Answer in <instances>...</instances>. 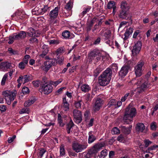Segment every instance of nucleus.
Instances as JSON below:
<instances>
[{"label": "nucleus", "mask_w": 158, "mask_h": 158, "mask_svg": "<svg viewBox=\"0 0 158 158\" xmlns=\"http://www.w3.org/2000/svg\"><path fill=\"white\" fill-rule=\"evenodd\" d=\"M112 133L113 134H117L120 133V130L116 127H114L112 130Z\"/></svg>", "instance_id": "obj_43"}, {"label": "nucleus", "mask_w": 158, "mask_h": 158, "mask_svg": "<svg viewBox=\"0 0 158 158\" xmlns=\"http://www.w3.org/2000/svg\"><path fill=\"white\" fill-rule=\"evenodd\" d=\"M48 7L47 6H45L43 8H41L37 10L38 8H35L33 10L32 13L33 14L38 15L39 14H43L47 11Z\"/></svg>", "instance_id": "obj_14"}, {"label": "nucleus", "mask_w": 158, "mask_h": 158, "mask_svg": "<svg viewBox=\"0 0 158 158\" xmlns=\"http://www.w3.org/2000/svg\"><path fill=\"white\" fill-rule=\"evenodd\" d=\"M72 7V3L71 2H69L66 5L65 8L69 10H70Z\"/></svg>", "instance_id": "obj_45"}, {"label": "nucleus", "mask_w": 158, "mask_h": 158, "mask_svg": "<svg viewBox=\"0 0 158 158\" xmlns=\"http://www.w3.org/2000/svg\"><path fill=\"white\" fill-rule=\"evenodd\" d=\"M103 101L100 98H98L95 102L93 107V110L96 111L98 110L101 107Z\"/></svg>", "instance_id": "obj_15"}, {"label": "nucleus", "mask_w": 158, "mask_h": 158, "mask_svg": "<svg viewBox=\"0 0 158 158\" xmlns=\"http://www.w3.org/2000/svg\"><path fill=\"white\" fill-rule=\"evenodd\" d=\"M45 152V150L42 148H41L40 150V151L39 152V155L40 156V157H41L43 154Z\"/></svg>", "instance_id": "obj_54"}, {"label": "nucleus", "mask_w": 158, "mask_h": 158, "mask_svg": "<svg viewBox=\"0 0 158 158\" xmlns=\"http://www.w3.org/2000/svg\"><path fill=\"white\" fill-rule=\"evenodd\" d=\"M129 93H127L124 96V97L122 98L121 99V101L122 102H124L125 100L127 99L128 97V96L129 95Z\"/></svg>", "instance_id": "obj_59"}, {"label": "nucleus", "mask_w": 158, "mask_h": 158, "mask_svg": "<svg viewBox=\"0 0 158 158\" xmlns=\"http://www.w3.org/2000/svg\"><path fill=\"white\" fill-rule=\"evenodd\" d=\"M73 125V122L71 120L69 123L67 125V132L68 133H70V129Z\"/></svg>", "instance_id": "obj_39"}, {"label": "nucleus", "mask_w": 158, "mask_h": 158, "mask_svg": "<svg viewBox=\"0 0 158 158\" xmlns=\"http://www.w3.org/2000/svg\"><path fill=\"white\" fill-rule=\"evenodd\" d=\"M81 100H80L76 102L75 103V107L77 108H78L80 107L81 105Z\"/></svg>", "instance_id": "obj_49"}, {"label": "nucleus", "mask_w": 158, "mask_h": 158, "mask_svg": "<svg viewBox=\"0 0 158 158\" xmlns=\"http://www.w3.org/2000/svg\"><path fill=\"white\" fill-rule=\"evenodd\" d=\"M143 79L140 78L138 80L134 79L131 81V83L134 85V88H136V86H139V87H137L135 90L140 93L143 92L149 86V84H148V82H145L143 83Z\"/></svg>", "instance_id": "obj_2"}, {"label": "nucleus", "mask_w": 158, "mask_h": 158, "mask_svg": "<svg viewBox=\"0 0 158 158\" xmlns=\"http://www.w3.org/2000/svg\"><path fill=\"white\" fill-rule=\"evenodd\" d=\"M58 123L59 124V126L60 127H63L64 125V121L62 119H61V117L60 114L58 115Z\"/></svg>", "instance_id": "obj_35"}, {"label": "nucleus", "mask_w": 158, "mask_h": 158, "mask_svg": "<svg viewBox=\"0 0 158 158\" xmlns=\"http://www.w3.org/2000/svg\"><path fill=\"white\" fill-rule=\"evenodd\" d=\"M121 131L126 134H129L130 132L131 129L130 128H126L122 126L121 128Z\"/></svg>", "instance_id": "obj_33"}, {"label": "nucleus", "mask_w": 158, "mask_h": 158, "mask_svg": "<svg viewBox=\"0 0 158 158\" xmlns=\"http://www.w3.org/2000/svg\"><path fill=\"white\" fill-rule=\"evenodd\" d=\"M40 83V82L39 81H33V85L35 87H38Z\"/></svg>", "instance_id": "obj_63"}, {"label": "nucleus", "mask_w": 158, "mask_h": 158, "mask_svg": "<svg viewBox=\"0 0 158 158\" xmlns=\"http://www.w3.org/2000/svg\"><path fill=\"white\" fill-rule=\"evenodd\" d=\"M111 72L109 69L105 71L99 78V82L101 86H105L109 82L111 78Z\"/></svg>", "instance_id": "obj_3"}, {"label": "nucleus", "mask_w": 158, "mask_h": 158, "mask_svg": "<svg viewBox=\"0 0 158 158\" xmlns=\"http://www.w3.org/2000/svg\"><path fill=\"white\" fill-rule=\"evenodd\" d=\"M81 90L85 92H88L90 89V88L89 86L86 84L83 85L81 86Z\"/></svg>", "instance_id": "obj_27"}, {"label": "nucleus", "mask_w": 158, "mask_h": 158, "mask_svg": "<svg viewBox=\"0 0 158 158\" xmlns=\"http://www.w3.org/2000/svg\"><path fill=\"white\" fill-rule=\"evenodd\" d=\"M23 78L22 76H20L19 77V79L17 80V81L18 83V87H19L20 86L21 84L22 83V80Z\"/></svg>", "instance_id": "obj_50"}, {"label": "nucleus", "mask_w": 158, "mask_h": 158, "mask_svg": "<svg viewBox=\"0 0 158 158\" xmlns=\"http://www.w3.org/2000/svg\"><path fill=\"white\" fill-rule=\"evenodd\" d=\"M56 64L55 59H50L48 61L45 62L44 64L45 69H43L48 71L52 65H54Z\"/></svg>", "instance_id": "obj_11"}, {"label": "nucleus", "mask_w": 158, "mask_h": 158, "mask_svg": "<svg viewBox=\"0 0 158 158\" xmlns=\"http://www.w3.org/2000/svg\"><path fill=\"white\" fill-rule=\"evenodd\" d=\"M90 9L91 7L90 6H88L86 8H85L82 13L81 14V15L83 16L85 15L89 12Z\"/></svg>", "instance_id": "obj_41"}, {"label": "nucleus", "mask_w": 158, "mask_h": 158, "mask_svg": "<svg viewBox=\"0 0 158 158\" xmlns=\"http://www.w3.org/2000/svg\"><path fill=\"white\" fill-rule=\"evenodd\" d=\"M52 86L50 84L46 83L42 85V91L44 94H48L52 92Z\"/></svg>", "instance_id": "obj_7"}, {"label": "nucleus", "mask_w": 158, "mask_h": 158, "mask_svg": "<svg viewBox=\"0 0 158 158\" xmlns=\"http://www.w3.org/2000/svg\"><path fill=\"white\" fill-rule=\"evenodd\" d=\"M16 91L7 92L4 91L3 93V95L6 100L7 104L10 105L12 101L14 99V98L16 96Z\"/></svg>", "instance_id": "obj_4"}, {"label": "nucleus", "mask_w": 158, "mask_h": 158, "mask_svg": "<svg viewBox=\"0 0 158 158\" xmlns=\"http://www.w3.org/2000/svg\"><path fill=\"white\" fill-rule=\"evenodd\" d=\"M127 7H129V6H128L127 4L125 2H123L121 3V10H125V8Z\"/></svg>", "instance_id": "obj_44"}, {"label": "nucleus", "mask_w": 158, "mask_h": 158, "mask_svg": "<svg viewBox=\"0 0 158 158\" xmlns=\"http://www.w3.org/2000/svg\"><path fill=\"white\" fill-rule=\"evenodd\" d=\"M69 104L66 101V98H63V103L61 105V108L65 111H67L69 110Z\"/></svg>", "instance_id": "obj_20"}, {"label": "nucleus", "mask_w": 158, "mask_h": 158, "mask_svg": "<svg viewBox=\"0 0 158 158\" xmlns=\"http://www.w3.org/2000/svg\"><path fill=\"white\" fill-rule=\"evenodd\" d=\"M115 2L113 1H111L108 3L107 6L109 9L113 8V11L114 12H115V9L116 6H115Z\"/></svg>", "instance_id": "obj_28"}, {"label": "nucleus", "mask_w": 158, "mask_h": 158, "mask_svg": "<svg viewBox=\"0 0 158 158\" xmlns=\"http://www.w3.org/2000/svg\"><path fill=\"white\" fill-rule=\"evenodd\" d=\"M107 152L106 150H104L102 151L100 156V157L101 158H104V157L107 155Z\"/></svg>", "instance_id": "obj_46"}, {"label": "nucleus", "mask_w": 158, "mask_h": 158, "mask_svg": "<svg viewBox=\"0 0 158 158\" xmlns=\"http://www.w3.org/2000/svg\"><path fill=\"white\" fill-rule=\"evenodd\" d=\"M22 93L23 94H27L29 92V90L28 88L27 87H24L22 90Z\"/></svg>", "instance_id": "obj_47"}, {"label": "nucleus", "mask_w": 158, "mask_h": 158, "mask_svg": "<svg viewBox=\"0 0 158 158\" xmlns=\"http://www.w3.org/2000/svg\"><path fill=\"white\" fill-rule=\"evenodd\" d=\"M136 114V110L135 108L130 106L126 109L125 115L123 117L124 123L126 124L131 123L133 120V118L135 117Z\"/></svg>", "instance_id": "obj_1"}, {"label": "nucleus", "mask_w": 158, "mask_h": 158, "mask_svg": "<svg viewBox=\"0 0 158 158\" xmlns=\"http://www.w3.org/2000/svg\"><path fill=\"white\" fill-rule=\"evenodd\" d=\"M104 145L105 143H102L96 144L95 147H97L98 149L99 150L100 148L104 147Z\"/></svg>", "instance_id": "obj_55"}, {"label": "nucleus", "mask_w": 158, "mask_h": 158, "mask_svg": "<svg viewBox=\"0 0 158 158\" xmlns=\"http://www.w3.org/2000/svg\"><path fill=\"white\" fill-rule=\"evenodd\" d=\"M129 7H126L125 10H121L119 15L120 18L125 19H130V15L127 12V11L129 10Z\"/></svg>", "instance_id": "obj_13"}, {"label": "nucleus", "mask_w": 158, "mask_h": 158, "mask_svg": "<svg viewBox=\"0 0 158 158\" xmlns=\"http://www.w3.org/2000/svg\"><path fill=\"white\" fill-rule=\"evenodd\" d=\"M7 77V74H5L3 77L1 82V85H5Z\"/></svg>", "instance_id": "obj_53"}, {"label": "nucleus", "mask_w": 158, "mask_h": 158, "mask_svg": "<svg viewBox=\"0 0 158 158\" xmlns=\"http://www.w3.org/2000/svg\"><path fill=\"white\" fill-rule=\"evenodd\" d=\"M99 150L97 147H95V145L94 147L91 149L89 151L92 154L97 153Z\"/></svg>", "instance_id": "obj_38"}, {"label": "nucleus", "mask_w": 158, "mask_h": 158, "mask_svg": "<svg viewBox=\"0 0 158 158\" xmlns=\"http://www.w3.org/2000/svg\"><path fill=\"white\" fill-rule=\"evenodd\" d=\"M65 150L64 148V145L63 144H61L60 147V154L61 156L65 154Z\"/></svg>", "instance_id": "obj_40"}, {"label": "nucleus", "mask_w": 158, "mask_h": 158, "mask_svg": "<svg viewBox=\"0 0 158 158\" xmlns=\"http://www.w3.org/2000/svg\"><path fill=\"white\" fill-rule=\"evenodd\" d=\"M144 62L143 61L139 62L137 65L135 67V73L136 76H140L142 74L144 69Z\"/></svg>", "instance_id": "obj_5"}, {"label": "nucleus", "mask_w": 158, "mask_h": 158, "mask_svg": "<svg viewBox=\"0 0 158 158\" xmlns=\"http://www.w3.org/2000/svg\"><path fill=\"white\" fill-rule=\"evenodd\" d=\"M16 136L15 135H13V137L11 138H9L8 140V142L9 143H11L13 140L15 139L16 138Z\"/></svg>", "instance_id": "obj_62"}, {"label": "nucleus", "mask_w": 158, "mask_h": 158, "mask_svg": "<svg viewBox=\"0 0 158 158\" xmlns=\"http://www.w3.org/2000/svg\"><path fill=\"white\" fill-rule=\"evenodd\" d=\"M135 129L138 131L142 132L145 129V126L143 123H139L136 124Z\"/></svg>", "instance_id": "obj_23"}, {"label": "nucleus", "mask_w": 158, "mask_h": 158, "mask_svg": "<svg viewBox=\"0 0 158 158\" xmlns=\"http://www.w3.org/2000/svg\"><path fill=\"white\" fill-rule=\"evenodd\" d=\"M117 139L118 141L120 142H123L124 140V138L123 135H120L118 137Z\"/></svg>", "instance_id": "obj_52"}, {"label": "nucleus", "mask_w": 158, "mask_h": 158, "mask_svg": "<svg viewBox=\"0 0 158 158\" xmlns=\"http://www.w3.org/2000/svg\"><path fill=\"white\" fill-rule=\"evenodd\" d=\"M129 69L130 67L129 66L126 65L123 66L119 72V75L122 77L126 76Z\"/></svg>", "instance_id": "obj_17"}, {"label": "nucleus", "mask_w": 158, "mask_h": 158, "mask_svg": "<svg viewBox=\"0 0 158 158\" xmlns=\"http://www.w3.org/2000/svg\"><path fill=\"white\" fill-rule=\"evenodd\" d=\"M6 107L4 105H2L0 106V110L2 112H4L6 110Z\"/></svg>", "instance_id": "obj_60"}, {"label": "nucleus", "mask_w": 158, "mask_h": 158, "mask_svg": "<svg viewBox=\"0 0 158 158\" xmlns=\"http://www.w3.org/2000/svg\"><path fill=\"white\" fill-rule=\"evenodd\" d=\"M11 67V64L8 62H3L0 63V69L3 71H6Z\"/></svg>", "instance_id": "obj_16"}, {"label": "nucleus", "mask_w": 158, "mask_h": 158, "mask_svg": "<svg viewBox=\"0 0 158 158\" xmlns=\"http://www.w3.org/2000/svg\"><path fill=\"white\" fill-rule=\"evenodd\" d=\"M158 147V145H154L152 146H151L146 151V152H150V151L154 150L155 148H157Z\"/></svg>", "instance_id": "obj_48"}, {"label": "nucleus", "mask_w": 158, "mask_h": 158, "mask_svg": "<svg viewBox=\"0 0 158 158\" xmlns=\"http://www.w3.org/2000/svg\"><path fill=\"white\" fill-rule=\"evenodd\" d=\"M54 56H53V57L54 58V59H55V61H56V62H55L56 64L58 63L60 64H62L63 63L64 58L63 56H58L57 57V59H56V58H55Z\"/></svg>", "instance_id": "obj_25"}, {"label": "nucleus", "mask_w": 158, "mask_h": 158, "mask_svg": "<svg viewBox=\"0 0 158 158\" xmlns=\"http://www.w3.org/2000/svg\"><path fill=\"white\" fill-rule=\"evenodd\" d=\"M156 127V124L155 122H153L151 124V129L152 130H154Z\"/></svg>", "instance_id": "obj_58"}, {"label": "nucleus", "mask_w": 158, "mask_h": 158, "mask_svg": "<svg viewBox=\"0 0 158 158\" xmlns=\"http://www.w3.org/2000/svg\"><path fill=\"white\" fill-rule=\"evenodd\" d=\"M133 32V29L132 28H129L128 30H127L125 33V37L124 39L126 40L127 39L130 34H131Z\"/></svg>", "instance_id": "obj_31"}, {"label": "nucleus", "mask_w": 158, "mask_h": 158, "mask_svg": "<svg viewBox=\"0 0 158 158\" xmlns=\"http://www.w3.org/2000/svg\"><path fill=\"white\" fill-rule=\"evenodd\" d=\"M72 147L74 151L76 152H78L85 148L87 147V145L85 144H81L77 142H75L73 143Z\"/></svg>", "instance_id": "obj_6"}, {"label": "nucleus", "mask_w": 158, "mask_h": 158, "mask_svg": "<svg viewBox=\"0 0 158 158\" xmlns=\"http://www.w3.org/2000/svg\"><path fill=\"white\" fill-rule=\"evenodd\" d=\"M36 99L35 97H31L27 101H26L24 103L25 106H29L34 103Z\"/></svg>", "instance_id": "obj_19"}, {"label": "nucleus", "mask_w": 158, "mask_h": 158, "mask_svg": "<svg viewBox=\"0 0 158 158\" xmlns=\"http://www.w3.org/2000/svg\"><path fill=\"white\" fill-rule=\"evenodd\" d=\"M30 57L28 55H26L24 57L23 60L18 65L19 68L21 69H23L28 64V61Z\"/></svg>", "instance_id": "obj_8"}, {"label": "nucleus", "mask_w": 158, "mask_h": 158, "mask_svg": "<svg viewBox=\"0 0 158 158\" xmlns=\"http://www.w3.org/2000/svg\"><path fill=\"white\" fill-rule=\"evenodd\" d=\"M62 34V36L65 38H71L72 37L69 32L68 31L63 32Z\"/></svg>", "instance_id": "obj_32"}, {"label": "nucleus", "mask_w": 158, "mask_h": 158, "mask_svg": "<svg viewBox=\"0 0 158 158\" xmlns=\"http://www.w3.org/2000/svg\"><path fill=\"white\" fill-rule=\"evenodd\" d=\"M30 33H27L28 35L32 37H37L39 36L40 34L37 31H35L32 28H30Z\"/></svg>", "instance_id": "obj_22"}, {"label": "nucleus", "mask_w": 158, "mask_h": 158, "mask_svg": "<svg viewBox=\"0 0 158 158\" xmlns=\"http://www.w3.org/2000/svg\"><path fill=\"white\" fill-rule=\"evenodd\" d=\"M64 49L63 47H60L58 48L56 51L53 53V54L55 56V55H58L59 54H61L64 53Z\"/></svg>", "instance_id": "obj_26"}, {"label": "nucleus", "mask_w": 158, "mask_h": 158, "mask_svg": "<svg viewBox=\"0 0 158 158\" xmlns=\"http://www.w3.org/2000/svg\"><path fill=\"white\" fill-rule=\"evenodd\" d=\"M15 36L14 35H13V36H10L9 37V41L8 42V43L9 44H11L13 43L14 42V40L15 39Z\"/></svg>", "instance_id": "obj_51"}, {"label": "nucleus", "mask_w": 158, "mask_h": 158, "mask_svg": "<svg viewBox=\"0 0 158 158\" xmlns=\"http://www.w3.org/2000/svg\"><path fill=\"white\" fill-rule=\"evenodd\" d=\"M49 42L50 44L57 45L59 43L60 41L58 40H50Z\"/></svg>", "instance_id": "obj_42"}, {"label": "nucleus", "mask_w": 158, "mask_h": 158, "mask_svg": "<svg viewBox=\"0 0 158 158\" xmlns=\"http://www.w3.org/2000/svg\"><path fill=\"white\" fill-rule=\"evenodd\" d=\"M116 101L115 100L111 99L110 100V101H109L108 104V106L109 107L111 106H113V107L116 108Z\"/></svg>", "instance_id": "obj_34"}, {"label": "nucleus", "mask_w": 158, "mask_h": 158, "mask_svg": "<svg viewBox=\"0 0 158 158\" xmlns=\"http://www.w3.org/2000/svg\"><path fill=\"white\" fill-rule=\"evenodd\" d=\"M8 51L10 53H12L13 54H15L17 53V52L16 51L14 50L13 49L11 48H9L8 49Z\"/></svg>", "instance_id": "obj_61"}, {"label": "nucleus", "mask_w": 158, "mask_h": 158, "mask_svg": "<svg viewBox=\"0 0 158 158\" xmlns=\"http://www.w3.org/2000/svg\"><path fill=\"white\" fill-rule=\"evenodd\" d=\"M101 55L97 52V54L95 56V58H94V63H96L100 60Z\"/></svg>", "instance_id": "obj_36"}, {"label": "nucleus", "mask_w": 158, "mask_h": 158, "mask_svg": "<svg viewBox=\"0 0 158 158\" xmlns=\"http://www.w3.org/2000/svg\"><path fill=\"white\" fill-rule=\"evenodd\" d=\"M144 143L145 144V146L146 147H147L152 142L148 140H144Z\"/></svg>", "instance_id": "obj_64"}, {"label": "nucleus", "mask_w": 158, "mask_h": 158, "mask_svg": "<svg viewBox=\"0 0 158 158\" xmlns=\"http://www.w3.org/2000/svg\"><path fill=\"white\" fill-rule=\"evenodd\" d=\"M96 139V138L94 135L92 134L91 133H89V136L88 139V143H91L94 142Z\"/></svg>", "instance_id": "obj_30"}, {"label": "nucleus", "mask_w": 158, "mask_h": 158, "mask_svg": "<svg viewBox=\"0 0 158 158\" xmlns=\"http://www.w3.org/2000/svg\"><path fill=\"white\" fill-rule=\"evenodd\" d=\"M42 48L44 50H42L43 53L40 54V56L42 57H44L47 54L48 51L47 48V46L46 45L43 46Z\"/></svg>", "instance_id": "obj_29"}, {"label": "nucleus", "mask_w": 158, "mask_h": 158, "mask_svg": "<svg viewBox=\"0 0 158 158\" xmlns=\"http://www.w3.org/2000/svg\"><path fill=\"white\" fill-rule=\"evenodd\" d=\"M28 110L27 108H24L22 109H21L19 111L20 114H22L24 113H26L27 112Z\"/></svg>", "instance_id": "obj_56"}, {"label": "nucleus", "mask_w": 158, "mask_h": 158, "mask_svg": "<svg viewBox=\"0 0 158 158\" xmlns=\"http://www.w3.org/2000/svg\"><path fill=\"white\" fill-rule=\"evenodd\" d=\"M59 9V8L57 7L55 9L52 10L50 14V17L51 18H55L58 15V11Z\"/></svg>", "instance_id": "obj_21"}, {"label": "nucleus", "mask_w": 158, "mask_h": 158, "mask_svg": "<svg viewBox=\"0 0 158 158\" xmlns=\"http://www.w3.org/2000/svg\"><path fill=\"white\" fill-rule=\"evenodd\" d=\"M84 116L85 121H88L90 116V112L88 111H86L84 114Z\"/></svg>", "instance_id": "obj_37"}, {"label": "nucleus", "mask_w": 158, "mask_h": 158, "mask_svg": "<svg viewBox=\"0 0 158 158\" xmlns=\"http://www.w3.org/2000/svg\"><path fill=\"white\" fill-rule=\"evenodd\" d=\"M14 35L15 39V40L22 39L26 37V33L25 31H21L17 34H14Z\"/></svg>", "instance_id": "obj_18"}, {"label": "nucleus", "mask_w": 158, "mask_h": 158, "mask_svg": "<svg viewBox=\"0 0 158 158\" xmlns=\"http://www.w3.org/2000/svg\"><path fill=\"white\" fill-rule=\"evenodd\" d=\"M95 6L93 8V10L95 11L96 10L100 12L103 11V3L101 0H97L95 3Z\"/></svg>", "instance_id": "obj_12"}, {"label": "nucleus", "mask_w": 158, "mask_h": 158, "mask_svg": "<svg viewBox=\"0 0 158 158\" xmlns=\"http://www.w3.org/2000/svg\"><path fill=\"white\" fill-rule=\"evenodd\" d=\"M141 43L140 41L137 42L133 47L132 50V54L133 56H135L138 54L141 49Z\"/></svg>", "instance_id": "obj_10"}, {"label": "nucleus", "mask_w": 158, "mask_h": 158, "mask_svg": "<svg viewBox=\"0 0 158 158\" xmlns=\"http://www.w3.org/2000/svg\"><path fill=\"white\" fill-rule=\"evenodd\" d=\"M105 23L106 25H109L111 26L113 23V21L112 20L109 19L108 21H106Z\"/></svg>", "instance_id": "obj_57"}, {"label": "nucleus", "mask_w": 158, "mask_h": 158, "mask_svg": "<svg viewBox=\"0 0 158 158\" xmlns=\"http://www.w3.org/2000/svg\"><path fill=\"white\" fill-rule=\"evenodd\" d=\"M73 114L75 121L77 123H80L82 120L81 111L77 109H75L73 110Z\"/></svg>", "instance_id": "obj_9"}, {"label": "nucleus", "mask_w": 158, "mask_h": 158, "mask_svg": "<svg viewBox=\"0 0 158 158\" xmlns=\"http://www.w3.org/2000/svg\"><path fill=\"white\" fill-rule=\"evenodd\" d=\"M96 54H97V52L94 51L92 52L89 54L88 57L89 60L88 61H89V62H90L93 60L94 61V58L95 59V56Z\"/></svg>", "instance_id": "obj_24"}]
</instances>
